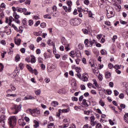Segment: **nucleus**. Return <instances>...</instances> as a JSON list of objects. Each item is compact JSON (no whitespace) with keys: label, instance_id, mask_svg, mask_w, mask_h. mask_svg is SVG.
Wrapping results in <instances>:
<instances>
[{"label":"nucleus","instance_id":"f257e3e1","mask_svg":"<svg viewBox=\"0 0 128 128\" xmlns=\"http://www.w3.org/2000/svg\"><path fill=\"white\" fill-rule=\"evenodd\" d=\"M107 10V18H112L114 16V8L112 7H109Z\"/></svg>","mask_w":128,"mask_h":128},{"label":"nucleus","instance_id":"f03ea898","mask_svg":"<svg viewBox=\"0 0 128 128\" xmlns=\"http://www.w3.org/2000/svg\"><path fill=\"white\" fill-rule=\"evenodd\" d=\"M9 124L11 128H14L16 124V117L15 116H10L9 119Z\"/></svg>","mask_w":128,"mask_h":128},{"label":"nucleus","instance_id":"7ed1b4c3","mask_svg":"<svg viewBox=\"0 0 128 128\" xmlns=\"http://www.w3.org/2000/svg\"><path fill=\"white\" fill-rule=\"evenodd\" d=\"M80 22H82V20L79 18H75L70 20V24H71V26H79V24H80Z\"/></svg>","mask_w":128,"mask_h":128},{"label":"nucleus","instance_id":"20e7f679","mask_svg":"<svg viewBox=\"0 0 128 128\" xmlns=\"http://www.w3.org/2000/svg\"><path fill=\"white\" fill-rule=\"evenodd\" d=\"M12 113L14 114H16L18 112H20V110H22V105H14L13 108H11Z\"/></svg>","mask_w":128,"mask_h":128},{"label":"nucleus","instance_id":"39448f33","mask_svg":"<svg viewBox=\"0 0 128 128\" xmlns=\"http://www.w3.org/2000/svg\"><path fill=\"white\" fill-rule=\"evenodd\" d=\"M9 20H10L9 26H12V22H15L16 24H20V20L18 19L15 20L12 16H10Z\"/></svg>","mask_w":128,"mask_h":128},{"label":"nucleus","instance_id":"423d86ee","mask_svg":"<svg viewBox=\"0 0 128 128\" xmlns=\"http://www.w3.org/2000/svg\"><path fill=\"white\" fill-rule=\"evenodd\" d=\"M40 114V112L38 109H33V113H32V116H38Z\"/></svg>","mask_w":128,"mask_h":128},{"label":"nucleus","instance_id":"0eeeda50","mask_svg":"<svg viewBox=\"0 0 128 128\" xmlns=\"http://www.w3.org/2000/svg\"><path fill=\"white\" fill-rule=\"evenodd\" d=\"M82 82H88V74L86 72H84L82 74Z\"/></svg>","mask_w":128,"mask_h":128},{"label":"nucleus","instance_id":"6e6552de","mask_svg":"<svg viewBox=\"0 0 128 128\" xmlns=\"http://www.w3.org/2000/svg\"><path fill=\"white\" fill-rule=\"evenodd\" d=\"M68 6V12H72V2L71 0H68L66 2Z\"/></svg>","mask_w":128,"mask_h":128},{"label":"nucleus","instance_id":"1a4fd4ad","mask_svg":"<svg viewBox=\"0 0 128 128\" xmlns=\"http://www.w3.org/2000/svg\"><path fill=\"white\" fill-rule=\"evenodd\" d=\"M59 24L61 26H66V22L64 20L60 19L59 20Z\"/></svg>","mask_w":128,"mask_h":128},{"label":"nucleus","instance_id":"9d476101","mask_svg":"<svg viewBox=\"0 0 128 128\" xmlns=\"http://www.w3.org/2000/svg\"><path fill=\"white\" fill-rule=\"evenodd\" d=\"M61 42H62V44H63V46H66L67 44H68V41H66V40L64 38H62Z\"/></svg>","mask_w":128,"mask_h":128},{"label":"nucleus","instance_id":"9b49d317","mask_svg":"<svg viewBox=\"0 0 128 128\" xmlns=\"http://www.w3.org/2000/svg\"><path fill=\"white\" fill-rule=\"evenodd\" d=\"M34 128H38L40 126V122H38L36 120H34Z\"/></svg>","mask_w":128,"mask_h":128},{"label":"nucleus","instance_id":"f8f14e48","mask_svg":"<svg viewBox=\"0 0 128 128\" xmlns=\"http://www.w3.org/2000/svg\"><path fill=\"white\" fill-rule=\"evenodd\" d=\"M18 124L21 126H24L26 124V122H24L23 120H18Z\"/></svg>","mask_w":128,"mask_h":128},{"label":"nucleus","instance_id":"ddd939ff","mask_svg":"<svg viewBox=\"0 0 128 128\" xmlns=\"http://www.w3.org/2000/svg\"><path fill=\"white\" fill-rule=\"evenodd\" d=\"M89 42L90 43L91 48H92V46H94V44H96V41L94 39H93L92 40H90Z\"/></svg>","mask_w":128,"mask_h":128},{"label":"nucleus","instance_id":"4468645a","mask_svg":"<svg viewBox=\"0 0 128 128\" xmlns=\"http://www.w3.org/2000/svg\"><path fill=\"white\" fill-rule=\"evenodd\" d=\"M47 128H56V126L54 123H48L47 126Z\"/></svg>","mask_w":128,"mask_h":128},{"label":"nucleus","instance_id":"2eb2a0df","mask_svg":"<svg viewBox=\"0 0 128 128\" xmlns=\"http://www.w3.org/2000/svg\"><path fill=\"white\" fill-rule=\"evenodd\" d=\"M28 10L26 8H24V16H30L32 12H27Z\"/></svg>","mask_w":128,"mask_h":128},{"label":"nucleus","instance_id":"dca6fc26","mask_svg":"<svg viewBox=\"0 0 128 128\" xmlns=\"http://www.w3.org/2000/svg\"><path fill=\"white\" fill-rule=\"evenodd\" d=\"M13 16L15 20H18L20 18V16L16 12L13 13Z\"/></svg>","mask_w":128,"mask_h":128},{"label":"nucleus","instance_id":"f3484780","mask_svg":"<svg viewBox=\"0 0 128 128\" xmlns=\"http://www.w3.org/2000/svg\"><path fill=\"white\" fill-rule=\"evenodd\" d=\"M24 8H22L20 7H17V12H24Z\"/></svg>","mask_w":128,"mask_h":128},{"label":"nucleus","instance_id":"a211bd4d","mask_svg":"<svg viewBox=\"0 0 128 128\" xmlns=\"http://www.w3.org/2000/svg\"><path fill=\"white\" fill-rule=\"evenodd\" d=\"M24 100H34V98L32 96H27L24 98Z\"/></svg>","mask_w":128,"mask_h":128},{"label":"nucleus","instance_id":"6ab92c4d","mask_svg":"<svg viewBox=\"0 0 128 128\" xmlns=\"http://www.w3.org/2000/svg\"><path fill=\"white\" fill-rule=\"evenodd\" d=\"M20 42L21 40L20 38L16 39L14 40V42L17 46H20Z\"/></svg>","mask_w":128,"mask_h":128},{"label":"nucleus","instance_id":"aec40b11","mask_svg":"<svg viewBox=\"0 0 128 128\" xmlns=\"http://www.w3.org/2000/svg\"><path fill=\"white\" fill-rule=\"evenodd\" d=\"M104 74L106 78H110L111 76L110 73L108 72H106Z\"/></svg>","mask_w":128,"mask_h":128},{"label":"nucleus","instance_id":"412c9836","mask_svg":"<svg viewBox=\"0 0 128 128\" xmlns=\"http://www.w3.org/2000/svg\"><path fill=\"white\" fill-rule=\"evenodd\" d=\"M84 44L86 48H90V45L88 44V39H86L84 41Z\"/></svg>","mask_w":128,"mask_h":128},{"label":"nucleus","instance_id":"4be33fe9","mask_svg":"<svg viewBox=\"0 0 128 128\" xmlns=\"http://www.w3.org/2000/svg\"><path fill=\"white\" fill-rule=\"evenodd\" d=\"M100 54L102 56H106V54H108V52H106V50L102 49L100 51Z\"/></svg>","mask_w":128,"mask_h":128},{"label":"nucleus","instance_id":"5701e85b","mask_svg":"<svg viewBox=\"0 0 128 128\" xmlns=\"http://www.w3.org/2000/svg\"><path fill=\"white\" fill-rule=\"evenodd\" d=\"M34 92H35L36 96H40V94L42 92V90H40V89H38L37 90H35Z\"/></svg>","mask_w":128,"mask_h":128},{"label":"nucleus","instance_id":"b1692460","mask_svg":"<svg viewBox=\"0 0 128 128\" xmlns=\"http://www.w3.org/2000/svg\"><path fill=\"white\" fill-rule=\"evenodd\" d=\"M26 68H27L28 70H29V72H32V74L34 72L32 68V67H30V66L29 65H26Z\"/></svg>","mask_w":128,"mask_h":128},{"label":"nucleus","instance_id":"393cba45","mask_svg":"<svg viewBox=\"0 0 128 128\" xmlns=\"http://www.w3.org/2000/svg\"><path fill=\"white\" fill-rule=\"evenodd\" d=\"M44 18H48V20H50L52 18V15L50 14H47L44 16Z\"/></svg>","mask_w":128,"mask_h":128},{"label":"nucleus","instance_id":"a878e982","mask_svg":"<svg viewBox=\"0 0 128 128\" xmlns=\"http://www.w3.org/2000/svg\"><path fill=\"white\" fill-rule=\"evenodd\" d=\"M32 58H31V62L32 64H34L36 60V57L33 56H31Z\"/></svg>","mask_w":128,"mask_h":128},{"label":"nucleus","instance_id":"bb28decb","mask_svg":"<svg viewBox=\"0 0 128 128\" xmlns=\"http://www.w3.org/2000/svg\"><path fill=\"white\" fill-rule=\"evenodd\" d=\"M93 84H94L96 88H98V82L96 79H93L92 80Z\"/></svg>","mask_w":128,"mask_h":128},{"label":"nucleus","instance_id":"cd10ccee","mask_svg":"<svg viewBox=\"0 0 128 128\" xmlns=\"http://www.w3.org/2000/svg\"><path fill=\"white\" fill-rule=\"evenodd\" d=\"M18 66L20 70H24V64L22 63H20Z\"/></svg>","mask_w":128,"mask_h":128},{"label":"nucleus","instance_id":"c85d7f7f","mask_svg":"<svg viewBox=\"0 0 128 128\" xmlns=\"http://www.w3.org/2000/svg\"><path fill=\"white\" fill-rule=\"evenodd\" d=\"M52 104L53 106H58V102L56 101H53L52 102Z\"/></svg>","mask_w":128,"mask_h":128},{"label":"nucleus","instance_id":"c756f323","mask_svg":"<svg viewBox=\"0 0 128 128\" xmlns=\"http://www.w3.org/2000/svg\"><path fill=\"white\" fill-rule=\"evenodd\" d=\"M70 120V118H65L63 120V122H64V124H66L69 122Z\"/></svg>","mask_w":128,"mask_h":128},{"label":"nucleus","instance_id":"7c9ffc66","mask_svg":"<svg viewBox=\"0 0 128 128\" xmlns=\"http://www.w3.org/2000/svg\"><path fill=\"white\" fill-rule=\"evenodd\" d=\"M86 12H88L89 18H92V12L88 10V9H87Z\"/></svg>","mask_w":128,"mask_h":128},{"label":"nucleus","instance_id":"2f4dec72","mask_svg":"<svg viewBox=\"0 0 128 128\" xmlns=\"http://www.w3.org/2000/svg\"><path fill=\"white\" fill-rule=\"evenodd\" d=\"M20 55L17 54L15 57L16 62H20Z\"/></svg>","mask_w":128,"mask_h":128},{"label":"nucleus","instance_id":"473e14b6","mask_svg":"<svg viewBox=\"0 0 128 128\" xmlns=\"http://www.w3.org/2000/svg\"><path fill=\"white\" fill-rule=\"evenodd\" d=\"M65 50H66V52H68L70 48V44H67V45H65L64 46Z\"/></svg>","mask_w":128,"mask_h":128},{"label":"nucleus","instance_id":"72a5a7b5","mask_svg":"<svg viewBox=\"0 0 128 128\" xmlns=\"http://www.w3.org/2000/svg\"><path fill=\"white\" fill-rule=\"evenodd\" d=\"M22 22L23 24H24V26L28 25V20H26V18H24L22 20Z\"/></svg>","mask_w":128,"mask_h":128},{"label":"nucleus","instance_id":"f704fd0d","mask_svg":"<svg viewBox=\"0 0 128 128\" xmlns=\"http://www.w3.org/2000/svg\"><path fill=\"white\" fill-rule=\"evenodd\" d=\"M82 104L85 106H88V102H86V99L83 100Z\"/></svg>","mask_w":128,"mask_h":128},{"label":"nucleus","instance_id":"c9c22d12","mask_svg":"<svg viewBox=\"0 0 128 128\" xmlns=\"http://www.w3.org/2000/svg\"><path fill=\"white\" fill-rule=\"evenodd\" d=\"M92 110H88L87 111H84V114H87V116L90 115V112H92Z\"/></svg>","mask_w":128,"mask_h":128},{"label":"nucleus","instance_id":"e433bc0d","mask_svg":"<svg viewBox=\"0 0 128 128\" xmlns=\"http://www.w3.org/2000/svg\"><path fill=\"white\" fill-rule=\"evenodd\" d=\"M70 109V108H68L66 109H62V112H69Z\"/></svg>","mask_w":128,"mask_h":128},{"label":"nucleus","instance_id":"4c0bfd02","mask_svg":"<svg viewBox=\"0 0 128 128\" xmlns=\"http://www.w3.org/2000/svg\"><path fill=\"white\" fill-rule=\"evenodd\" d=\"M72 90H76V88H78V86H76V84L74 83V84H72Z\"/></svg>","mask_w":128,"mask_h":128},{"label":"nucleus","instance_id":"58836bf2","mask_svg":"<svg viewBox=\"0 0 128 128\" xmlns=\"http://www.w3.org/2000/svg\"><path fill=\"white\" fill-rule=\"evenodd\" d=\"M47 44H49V46H50L52 44V46H54V42H52V40H48L47 42Z\"/></svg>","mask_w":128,"mask_h":128},{"label":"nucleus","instance_id":"ea45409f","mask_svg":"<svg viewBox=\"0 0 128 128\" xmlns=\"http://www.w3.org/2000/svg\"><path fill=\"white\" fill-rule=\"evenodd\" d=\"M28 26H32L34 24V20H30L28 22Z\"/></svg>","mask_w":128,"mask_h":128},{"label":"nucleus","instance_id":"a19ab883","mask_svg":"<svg viewBox=\"0 0 128 128\" xmlns=\"http://www.w3.org/2000/svg\"><path fill=\"white\" fill-rule=\"evenodd\" d=\"M108 68H110V70H112V68H114V65L112 63H110L108 64Z\"/></svg>","mask_w":128,"mask_h":128},{"label":"nucleus","instance_id":"79ce46f5","mask_svg":"<svg viewBox=\"0 0 128 128\" xmlns=\"http://www.w3.org/2000/svg\"><path fill=\"white\" fill-rule=\"evenodd\" d=\"M0 126H2L3 128H4V120H0Z\"/></svg>","mask_w":128,"mask_h":128},{"label":"nucleus","instance_id":"37998d69","mask_svg":"<svg viewBox=\"0 0 128 128\" xmlns=\"http://www.w3.org/2000/svg\"><path fill=\"white\" fill-rule=\"evenodd\" d=\"M99 104L102 106H104V102L102 100H100L99 102Z\"/></svg>","mask_w":128,"mask_h":128},{"label":"nucleus","instance_id":"c03bdc74","mask_svg":"<svg viewBox=\"0 0 128 128\" xmlns=\"http://www.w3.org/2000/svg\"><path fill=\"white\" fill-rule=\"evenodd\" d=\"M114 68L116 70H120V66L118 64H116L114 66Z\"/></svg>","mask_w":128,"mask_h":128},{"label":"nucleus","instance_id":"a18cd8bd","mask_svg":"<svg viewBox=\"0 0 128 128\" xmlns=\"http://www.w3.org/2000/svg\"><path fill=\"white\" fill-rule=\"evenodd\" d=\"M68 126H70V124H68V123L64 124L62 125V128H68Z\"/></svg>","mask_w":128,"mask_h":128},{"label":"nucleus","instance_id":"49530a36","mask_svg":"<svg viewBox=\"0 0 128 128\" xmlns=\"http://www.w3.org/2000/svg\"><path fill=\"white\" fill-rule=\"evenodd\" d=\"M62 8L65 10L66 12H68V8L66 6H63Z\"/></svg>","mask_w":128,"mask_h":128},{"label":"nucleus","instance_id":"de8ad7c7","mask_svg":"<svg viewBox=\"0 0 128 128\" xmlns=\"http://www.w3.org/2000/svg\"><path fill=\"white\" fill-rule=\"evenodd\" d=\"M98 78L99 80H100V81L102 80V79H103L102 74H100L98 76Z\"/></svg>","mask_w":128,"mask_h":128},{"label":"nucleus","instance_id":"09e8293b","mask_svg":"<svg viewBox=\"0 0 128 128\" xmlns=\"http://www.w3.org/2000/svg\"><path fill=\"white\" fill-rule=\"evenodd\" d=\"M82 30L84 34H88L89 30L86 29H82Z\"/></svg>","mask_w":128,"mask_h":128},{"label":"nucleus","instance_id":"8fccbe9b","mask_svg":"<svg viewBox=\"0 0 128 128\" xmlns=\"http://www.w3.org/2000/svg\"><path fill=\"white\" fill-rule=\"evenodd\" d=\"M4 70V65L0 63V72H2Z\"/></svg>","mask_w":128,"mask_h":128},{"label":"nucleus","instance_id":"3c124183","mask_svg":"<svg viewBox=\"0 0 128 128\" xmlns=\"http://www.w3.org/2000/svg\"><path fill=\"white\" fill-rule=\"evenodd\" d=\"M0 16L1 18H4V12H0Z\"/></svg>","mask_w":128,"mask_h":128},{"label":"nucleus","instance_id":"603ef678","mask_svg":"<svg viewBox=\"0 0 128 128\" xmlns=\"http://www.w3.org/2000/svg\"><path fill=\"white\" fill-rule=\"evenodd\" d=\"M96 120V118H94V116H92L90 117V122H94V120Z\"/></svg>","mask_w":128,"mask_h":128},{"label":"nucleus","instance_id":"864d4df0","mask_svg":"<svg viewBox=\"0 0 128 128\" xmlns=\"http://www.w3.org/2000/svg\"><path fill=\"white\" fill-rule=\"evenodd\" d=\"M33 112H34V110L28 109L27 110V112H28V114H31L32 116Z\"/></svg>","mask_w":128,"mask_h":128},{"label":"nucleus","instance_id":"5fc2aeb1","mask_svg":"<svg viewBox=\"0 0 128 128\" xmlns=\"http://www.w3.org/2000/svg\"><path fill=\"white\" fill-rule=\"evenodd\" d=\"M116 38H118V36L116 35L113 36V37L112 38L113 42H116Z\"/></svg>","mask_w":128,"mask_h":128},{"label":"nucleus","instance_id":"6e6d98bb","mask_svg":"<svg viewBox=\"0 0 128 128\" xmlns=\"http://www.w3.org/2000/svg\"><path fill=\"white\" fill-rule=\"evenodd\" d=\"M76 72H78V74H80V72H82V70H80V67H76Z\"/></svg>","mask_w":128,"mask_h":128},{"label":"nucleus","instance_id":"4d7b16f0","mask_svg":"<svg viewBox=\"0 0 128 128\" xmlns=\"http://www.w3.org/2000/svg\"><path fill=\"white\" fill-rule=\"evenodd\" d=\"M72 100L73 102H78V98L74 96L72 97Z\"/></svg>","mask_w":128,"mask_h":128},{"label":"nucleus","instance_id":"13d9d810","mask_svg":"<svg viewBox=\"0 0 128 128\" xmlns=\"http://www.w3.org/2000/svg\"><path fill=\"white\" fill-rule=\"evenodd\" d=\"M24 4H28L30 6V0H26Z\"/></svg>","mask_w":128,"mask_h":128},{"label":"nucleus","instance_id":"bf43d9fd","mask_svg":"<svg viewBox=\"0 0 128 128\" xmlns=\"http://www.w3.org/2000/svg\"><path fill=\"white\" fill-rule=\"evenodd\" d=\"M40 26L42 28H46V24L44 22H42L40 24Z\"/></svg>","mask_w":128,"mask_h":128},{"label":"nucleus","instance_id":"052dcab7","mask_svg":"<svg viewBox=\"0 0 128 128\" xmlns=\"http://www.w3.org/2000/svg\"><path fill=\"white\" fill-rule=\"evenodd\" d=\"M44 56L45 60H46V58H50V56H48V54L46 52L44 53Z\"/></svg>","mask_w":128,"mask_h":128},{"label":"nucleus","instance_id":"680f3d73","mask_svg":"<svg viewBox=\"0 0 128 128\" xmlns=\"http://www.w3.org/2000/svg\"><path fill=\"white\" fill-rule=\"evenodd\" d=\"M120 23L122 24H128V22H126L124 21V20H120Z\"/></svg>","mask_w":128,"mask_h":128},{"label":"nucleus","instance_id":"e2e57ef3","mask_svg":"<svg viewBox=\"0 0 128 128\" xmlns=\"http://www.w3.org/2000/svg\"><path fill=\"white\" fill-rule=\"evenodd\" d=\"M102 124L100 123H98L96 126V128H102Z\"/></svg>","mask_w":128,"mask_h":128},{"label":"nucleus","instance_id":"0e129e2a","mask_svg":"<svg viewBox=\"0 0 128 128\" xmlns=\"http://www.w3.org/2000/svg\"><path fill=\"white\" fill-rule=\"evenodd\" d=\"M84 54H86V56H90V52L88 51V50H86L84 51Z\"/></svg>","mask_w":128,"mask_h":128},{"label":"nucleus","instance_id":"69168bd1","mask_svg":"<svg viewBox=\"0 0 128 128\" xmlns=\"http://www.w3.org/2000/svg\"><path fill=\"white\" fill-rule=\"evenodd\" d=\"M80 88L82 90H86V86L84 84H82L80 85Z\"/></svg>","mask_w":128,"mask_h":128},{"label":"nucleus","instance_id":"338daca9","mask_svg":"<svg viewBox=\"0 0 128 128\" xmlns=\"http://www.w3.org/2000/svg\"><path fill=\"white\" fill-rule=\"evenodd\" d=\"M106 94H112V90H107L106 92Z\"/></svg>","mask_w":128,"mask_h":128},{"label":"nucleus","instance_id":"774afa93","mask_svg":"<svg viewBox=\"0 0 128 128\" xmlns=\"http://www.w3.org/2000/svg\"><path fill=\"white\" fill-rule=\"evenodd\" d=\"M68 128H76V127L74 124H72Z\"/></svg>","mask_w":128,"mask_h":128}]
</instances>
